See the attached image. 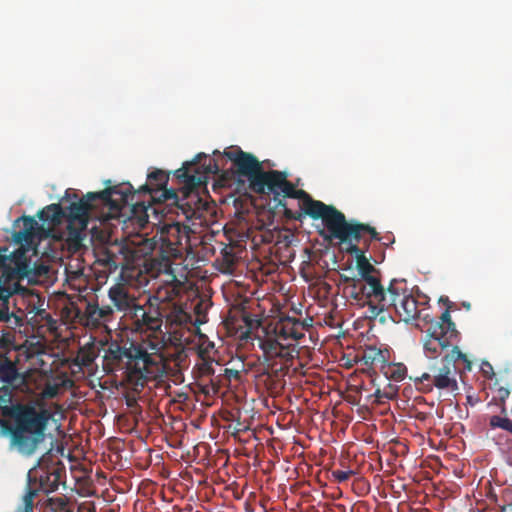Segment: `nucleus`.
<instances>
[{
    "instance_id": "40",
    "label": "nucleus",
    "mask_w": 512,
    "mask_h": 512,
    "mask_svg": "<svg viewBox=\"0 0 512 512\" xmlns=\"http://www.w3.org/2000/svg\"><path fill=\"white\" fill-rule=\"evenodd\" d=\"M261 374H262V375H266V374L268 375L269 373H268V371L265 369L263 372H261Z\"/></svg>"
},
{
    "instance_id": "12",
    "label": "nucleus",
    "mask_w": 512,
    "mask_h": 512,
    "mask_svg": "<svg viewBox=\"0 0 512 512\" xmlns=\"http://www.w3.org/2000/svg\"><path fill=\"white\" fill-rule=\"evenodd\" d=\"M423 339V349L426 357L430 359L437 358L443 350L450 347L458 338L449 337L442 332L438 325H431L425 331Z\"/></svg>"
},
{
    "instance_id": "27",
    "label": "nucleus",
    "mask_w": 512,
    "mask_h": 512,
    "mask_svg": "<svg viewBox=\"0 0 512 512\" xmlns=\"http://www.w3.org/2000/svg\"><path fill=\"white\" fill-rule=\"evenodd\" d=\"M37 496V489L30 488L22 498V504L16 512H34V499Z\"/></svg>"
},
{
    "instance_id": "16",
    "label": "nucleus",
    "mask_w": 512,
    "mask_h": 512,
    "mask_svg": "<svg viewBox=\"0 0 512 512\" xmlns=\"http://www.w3.org/2000/svg\"><path fill=\"white\" fill-rule=\"evenodd\" d=\"M108 297L118 311L127 317L132 307L137 305L136 299L130 295L127 288L121 284L113 285L108 291Z\"/></svg>"
},
{
    "instance_id": "41",
    "label": "nucleus",
    "mask_w": 512,
    "mask_h": 512,
    "mask_svg": "<svg viewBox=\"0 0 512 512\" xmlns=\"http://www.w3.org/2000/svg\"><path fill=\"white\" fill-rule=\"evenodd\" d=\"M365 243H366V249H368V247H369V241L365 240Z\"/></svg>"
},
{
    "instance_id": "5",
    "label": "nucleus",
    "mask_w": 512,
    "mask_h": 512,
    "mask_svg": "<svg viewBox=\"0 0 512 512\" xmlns=\"http://www.w3.org/2000/svg\"><path fill=\"white\" fill-rule=\"evenodd\" d=\"M347 223L352 225H361L365 228L360 230L356 237L350 236L345 241L338 239L340 243L346 245L345 251L348 254L355 256L356 269L359 274V278H351L342 275L341 279L346 284V289L348 290L350 298L363 305L383 285L377 275L379 271L370 263L369 259L365 255V250L359 248L358 243L366 234H369L370 240H380V238L379 233L375 228L368 224L360 223L355 220L347 221Z\"/></svg>"
},
{
    "instance_id": "28",
    "label": "nucleus",
    "mask_w": 512,
    "mask_h": 512,
    "mask_svg": "<svg viewBox=\"0 0 512 512\" xmlns=\"http://www.w3.org/2000/svg\"><path fill=\"white\" fill-rule=\"evenodd\" d=\"M161 237L174 242L179 247L182 246V236L180 235V227L178 224L168 227L166 231L161 233Z\"/></svg>"
},
{
    "instance_id": "26",
    "label": "nucleus",
    "mask_w": 512,
    "mask_h": 512,
    "mask_svg": "<svg viewBox=\"0 0 512 512\" xmlns=\"http://www.w3.org/2000/svg\"><path fill=\"white\" fill-rule=\"evenodd\" d=\"M98 262L110 272L115 271L119 266L118 257L108 249L100 254Z\"/></svg>"
},
{
    "instance_id": "21",
    "label": "nucleus",
    "mask_w": 512,
    "mask_h": 512,
    "mask_svg": "<svg viewBox=\"0 0 512 512\" xmlns=\"http://www.w3.org/2000/svg\"><path fill=\"white\" fill-rule=\"evenodd\" d=\"M503 381H504L503 377H500L499 379L495 380V382L492 386L494 395L492 397V400L489 402V405L495 404V405L499 406L500 413L506 415L507 409H506L505 401L510 395V390L507 386L501 385V382H503Z\"/></svg>"
},
{
    "instance_id": "9",
    "label": "nucleus",
    "mask_w": 512,
    "mask_h": 512,
    "mask_svg": "<svg viewBox=\"0 0 512 512\" xmlns=\"http://www.w3.org/2000/svg\"><path fill=\"white\" fill-rule=\"evenodd\" d=\"M223 155L232 161L239 176L248 179L249 188L254 193H263V183L267 171L263 169L261 162L253 154L244 152L237 147L232 151L225 150Z\"/></svg>"
},
{
    "instance_id": "2",
    "label": "nucleus",
    "mask_w": 512,
    "mask_h": 512,
    "mask_svg": "<svg viewBox=\"0 0 512 512\" xmlns=\"http://www.w3.org/2000/svg\"><path fill=\"white\" fill-rule=\"evenodd\" d=\"M285 171L269 170L265 174L262 194H272L276 207L284 210V216L290 220L302 221L307 215L314 220L321 219L330 234V238L345 241L356 237L361 225L348 224L345 215L332 205L313 199L305 190L296 189Z\"/></svg>"
},
{
    "instance_id": "4",
    "label": "nucleus",
    "mask_w": 512,
    "mask_h": 512,
    "mask_svg": "<svg viewBox=\"0 0 512 512\" xmlns=\"http://www.w3.org/2000/svg\"><path fill=\"white\" fill-rule=\"evenodd\" d=\"M13 389L0 387V415L14 422L9 428L11 444L24 455H31L44 441L45 430L51 413L44 408L37 409L32 404L12 402Z\"/></svg>"
},
{
    "instance_id": "34",
    "label": "nucleus",
    "mask_w": 512,
    "mask_h": 512,
    "mask_svg": "<svg viewBox=\"0 0 512 512\" xmlns=\"http://www.w3.org/2000/svg\"><path fill=\"white\" fill-rule=\"evenodd\" d=\"M244 322L248 328H252L254 325V320H252L249 316L244 317ZM250 329H247L245 332H242L240 335L241 339H247L250 335Z\"/></svg>"
},
{
    "instance_id": "29",
    "label": "nucleus",
    "mask_w": 512,
    "mask_h": 512,
    "mask_svg": "<svg viewBox=\"0 0 512 512\" xmlns=\"http://www.w3.org/2000/svg\"><path fill=\"white\" fill-rule=\"evenodd\" d=\"M47 506L53 508L54 512H63L68 506V499L65 496L61 497H50L46 499Z\"/></svg>"
},
{
    "instance_id": "7",
    "label": "nucleus",
    "mask_w": 512,
    "mask_h": 512,
    "mask_svg": "<svg viewBox=\"0 0 512 512\" xmlns=\"http://www.w3.org/2000/svg\"><path fill=\"white\" fill-rule=\"evenodd\" d=\"M371 314L374 317L387 312L392 317V312L399 320L409 323L418 319L424 309L412 292L408 289L405 280L392 279L385 289L382 286L367 302Z\"/></svg>"
},
{
    "instance_id": "37",
    "label": "nucleus",
    "mask_w": 512,
    "mask_h": 512,
    "mask_svg": "<svg viewBox=\"0 0 512 512\" xmlns=\"http://www.w3.org/2000/svg\"><path fill=\"white\" fill-rule=\"evenodd\" d=\"M126 403H127V406L133 407L137 404V401L135 398H127Z\"/></svg>"
},
{
    "instance_id": "18",
    "label": "nucleus",
    "mask_w": 512,
    "mask_h": 512,
    "mask_svg": "<svg viewBox=\"0 0 512 512\" xmlns=\"http://www.w3.org/2000/svg\"><path fill=\"white\" fill-rule=\"evenodd\" d=\"M23 222V228L15 231L13 234L14 241L19 244H31L39 230L38 222L31 216H22L17 222Z\"/></svg>"
},
{
    "instance_id": "3",
    "label": "nucleus",
    "mask_w": 512,
    "mask_h": 512,
    "mask_svg": "<svg viewBox=\"0 0 512 512\" xmlns=\"http://www.w3.org/2000/svg\"><path fill=\"white\" fill-rule=\"evenodd\" d=\"M159 350V344L149 340L130 342L128 347L113 343L105 353L103 367L108 373L124 370L123 380L140 391L165 371V360Z\"/></svg>"
},
{
    "instance_id": "19",
    "label": "nucleus",
    "mask_w": 512,
    "mask_h": 512,
    "mask_svg": "<svg viewBox=\"0 0 512 512\" xmlns=\"http://www.w3.org/2000/svg\"><path fill=\"white\" fill-rule=\"evenodd\" d=\"M281 338L275 336L274 338H266L260 341V348L262 349L267 361L273 358H285L289 355L287 347L281 342Z\"/></svg>"
},
{
    "instance_id": "11",
    "label": "nucleus",
    "mask_w": 512,
    "mask_h": 512,
    "mask_svg": "<svg viewBox=\"0 0 512 512\" xmlns=\"http://www.w3.org/2000/svg\"><path fill=\"white\" fill-rule=\"evenodd\" d=\"M63 477H65V467L59 465H52L48 468L41 467L34 475L32 472L28 474V485L26 491L30 488L37 489L45 494L56 491L60 484H64Z\"/></svg>"
},
{
    "instance_id": "6",
    "label": "nucleus",
    "mask_w": 512,
    "mask_h": 512,
    "mask_svg": "<svg viewBox=\"0 0 512 512\" xmlns=\"http://www.w3.org/2000/svg\"><path fill=\"white\" fill-rule=\"evenodd\" d=\"M131 190L132 185L130 183H121L107 187L100 192H89L79 199L74 191L68 189L62 198L63 202L70 201V204L64 209L66 212L65 218L86 225L89 212L100 206L108 208L111 217L118 216L126 203L137 208L140 204L133 202L134 195ZM141 206L143 207L142 204Z\"/></svg>"
},
{
    "instance_id": "23",
    "label": "nucleus",
    "mask_w": 512,
    "mask_h": 512,
    "mask_svg": "<svg viewBox=\"0 0 512 512\" xmlns=\"http://www.w3.org/2000/svg\"><path fill=\"white\" fill-rule=\"evenodd\" d=\"M380 372L386 379L400 382L406 377L407 368L403 363H391L387 361Z\"/></svg>"
},
{
    "instance_id": "36",
    "label": "nucleus",
    "mask_w": 512,
    "mask_h": 512,
    "mask_svg": "<svg viewBox=\"0 0 512 512\" xmlns=\"http://www.w3.org/2000/svg\"><path fill=\"white\" fill-rule=\"evenodd\" d=\"M423 321H425L427 324H429V326H431V323H435V321L433 320V318H431L429 316V314L423 315Z\"/></svg>"
},
{
    "instance_id": "30",
    "label": "nucleus",
    "mask_w": 512,
    "mask_h": 512,
    "mask_svg": "<svg viewBox=\"0 0 512 512\" xmlns=\"http://www.w3.org/2000/svg\"><path fill=\"white\" fill-rule=\"evenodd\" d=\"M174 315L169 316V320L177 325L184 324L188 319V314L179 306H176L173 311Z\"/></svg>"
},
{
    "instance_id": "14",
    "label": "nucleus",
    "mask_w": 512,
    "mask_h": 512,
    "mask_svg": "<svg viewBox=\"0 0 512 512\" xmlns=\"http://www.w3.org/2000/svg\"><path fill=\"white\" fill-rule=\"evenodd\" d=\"M355 361L361 363L363 370L371 376L381 370L384 364L389 361L390 354L387 349H381L376 346H366L358 351Z\"/></svg>"
},
{
    "instance_id": "38",
    "label": "nucleus",
    "mask_w": 512,
    "mask_h": 512,
    "mask_svg": "<svg viewBox=\"0 0 512 512\" xmlns=\"http://www.w3.org/2000/svg\"><path fill=\"white\" fill-rule=\"evenodd\" d=\"M379 238H380V240H379V241H381L382 239H386V241H389V242H391V243H392V242H394V240H390V237H384V238H381V237L379 236Z\"/></svg>"
},
{
    "instance_id": "25",
    "label": "nucleus",
    "mask_w": 512,
    "mask_h": 512,
    "mask_svg": "<svg viewBox=\"0 0 512 512\" xmlns=\"http://www.w3.org/2000/svg\"><path fill=\"white\" fill-rule=\"evenodd\" d=\"M160 249L163 254V257L167 259H177L182 256L181 247L177 246L174 242H171L170 240H165L163 237H161Z\"/></svg>"
},
{
    "instance_id": "31",
    "label": "nucleus",
    "mask_w": 512,
    "mask_h": 512,
    "mask_svg": "<svg viewBox=\"0 0 512 512\" xmlns=\"http://www.w3.org/2000/svg\"><path fill=\"white\" fill-rule=\"evenodd\" d=\"M389 391L384 390L381 391L380 389H377L374 393V396L376 398L377 403H383V399H393L395 395V388L392 385H388Z\"/></svg>"
},
{
    "instance_id": "1",
    "label": "nucleus",
    "mask_w": 512,
    "mask_h": 512,
    "mask_svg": "<svg viewBox=\"0 0 512 512\" xmlns=\"http://www.w3.org/2000/svg\"><path fill=\"white\" fill-rule=\"evenodd\" d=\"M220 172V167L215 159L208 158L205 153H199L192 161L184 162L182 167L174 172L178 183L181 185L180 197L176 190L166 187L169 181V174L161 169H155L147 176V183L142 185L137 191L132 187L131 193L134 195L133 202L142 204L135 208L126 203L124 207H130L134 214L144 213L148 218V210L156 211L152 203H167L174 205L189 221L201 220L204 215L205 203L195 190L205 185L208 175H216Z\"/></svg>"
},
{
    "instance_id": "17",
    "label": "nucleus",
    "mask_w": 512,
    "mask_h": 512,
    "mask_svg": "<svg viewBox=\"0 0 512 512\" xmlns=\"http://www.w3.org/2000/svg\"><path fill=\"white\" fill-rule=\"evenodd\" d=\"M23 376L19 373L14 362L7 357L0 358V382L2 386L17 388L23 383Z\"/></svg>"
},
{
    "instance_id": "32",
    "label": "nucleus",
    "mask_w": 512,
    "mask_h": 512,
    "mask_svg": "<svg viewBox=\"0 0 512 512\" xmlns=\"http://www.w3.org/2000/svg\"><path fill=\"white\" fill-rule=\"evenodd\" d=\"M352 475H354L353 470H333L332 477L339 483L347 481Z\"/></svg>"
},
{
    "instance_id": "20",
    "label": "nucleus",
    "mask_w": 512,
    "mask_h": 512,
    "mask_svg": "<svg viewBox=\"0 0 512 512\" xmlns=\"http://www.w3.org/2000/svg\"><path fill=\"white\" fill-rule=\"evenodd\" d=\"M66 212L61 204H50L40 210L37 214L38 218L49 226H57L62 223Z\"/></svg>"
},
{
    "instance_id": "22",
    "label": "nucleus",
    "mask_w": 512,
    "mask_h": 512,
    "mask_svg": "<svg viewBox=\"0 0 512 512\" xmlns=\"http://www.w3.org/2000/svg\"><path fill=\"white\" fill-rule=\"evenodd\" d=\"M8 297L0 298V322L6 323L11 328H16L22 325V316H18L14 312L9 311Z\"/></svg>"
},
{
    "instance_id": "8",
    "label": "nucleus",
    "mask_w": 512,
    "mask_h": 512,
    "mask_svg": "<svg viewBox=\"0 0 512 512\" xmlns=\"http://www.w3.org/2000/svg\"><path fill=\"white\" fill-rule=\"evenodd\" d=\"M457 361H462L464 368L471 370L472 364L467 355L454 345L451 351L442 357L440 365H431L428 372L410 379L413 380L416 389L422 393H430L434 388L454 392L458 390Z\"/></svg>"
},
{
    "instance_id": "13",
    "label": "nucleus",
    "mask_w": 512,
    "mask_h": 512,
    "mask_svg": "<svg viewBox=\"0 0 512 512\" xmlns=\"http://www.w3.org/2000/svg\"><path fill=\"white\" fill-rule=\"evenodd\" d=\"M75 318L80 323L97 328L104 323L110 321L113 316V309L110 306H99L97 303L87 302L85 309L81 310L78 307H74Z\"/></svg>"
},
{
    "instance_id": "24",
    "label": "nucleus",
    "mask_w": 512,
    "mask_h": 512,
    "mask_svg": "<svg viewBox=\"0 0 512 512\" xmlns=\"http://www.w3.org/2000/svg\"><path fill=\"white\" fill-rule=\"evenodd\" d=\"M431 325H438L441 327L444 335L448 334L449 337L459 338V332L456 329L455 323L451 319L449 307L441 314L438 321L431 323Z\"/></svg>"
},
{
    "instance_id": "15",
    "label": "nucleus",
    "mask_w": 512,
    "mask_h": 512,
    "mask_svg": "<svg viewBox=\"0 0 512 512\" xmlns=\"http://www.w3.org/2000/svg\"><path fill=\"white\" fill-rule=\"evenodd\" d=\"M305 324L295 317H281L274 327L275 336L283 341L299 340L304 337Z\"/></svg>"
},
{
    "instance_id": "35",
    "label": "nucleus",
    "mask_w": 512,
    "mask_h": 512,
    "mask_svg": "<svg viewBox=\"0 0 512 512\" xmlns=\"http://www.w3.org/2000/svg\"><path fill=\"white\" fill-rule=\"evenodd\" d=\"M482 371L483 373L488 376L489 378H492L493 376H495V373L493 371V367L490 363L488 362H484L483 365H482Z\"/></svg>"
},
{
    "instance_id": "33",
    "label": "nucleus",
    "mask_w": 512,
    "mask_h": 512,
    "mask_svg": "<svg viewBox=\"0 0 512 512\" xmlns=\"http://www.w3.org/2000/svg\"><path fill=\"white\" fill-rule=\"evenodd\" d=\"M224 376L229 381H231L232 379H234V380H240L241 379V373H240L239 370H236V369L226 368L225 371H224Z\"/></svg>"
},
{
    "instance_id": "39",
    "label": "nucleus",
    "mask_w": 512,
    "mask_h": 512,
    "mask_svg": "<svg viewBox=\"0 0 512 512\" xmlns=\"http://www.w3.org/2000/svg\"><path fill=\"white\" fill-rule=\"evenodd\" d=\"M63 512H72L71 509L67 506L66 510H63Z\"/></svg>"
},
{
    "instance_id": "10",
    "label": "nucleus",
    "mask_w": 512,
    "mask_h": 512,
    "mask_svg": "<svg viewBox=\"0 0 512 512\" xmlns=\"http://www.w3.org/2000/svg\"><path fill=\"white\" fill-rule=\"evenodd\" d=\"M127 318L131 321L132 328L137 332L160 330L163 314L159 298L156 296L149 297L143 305L137 303L135 307H132V311L128 312Z\"/></svg>"
}]
</instances>
